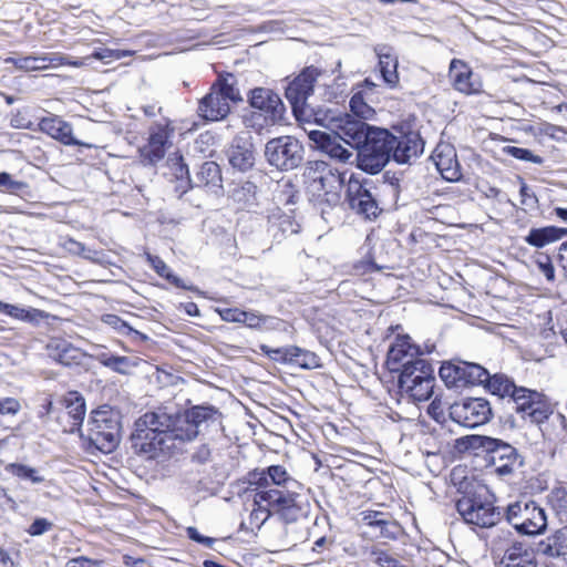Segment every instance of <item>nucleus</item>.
Returning <instances> with one entry per match:
<instances>
[{
  "label": "nucleus",
  "mask_w": 567,
  "mask_h": 567,
  "mask_svg": "<svg viewBox=\"0 0 567 567\" xmlns=\"http://www.w3.org/2000/svg\"><path fill=\"white\" fill-rule=\"evenodd\" d=\"M218 419L219 413L214 406H193L176 414L157 409L135 421L132 440L141 453L155 458L173 447L169 442L193 441Z\"/></svg>",
  "instance_id": "1"
},
{
  "label": "nucleus",
  "mask_w": 567,
  "mask_h": 567,
  "mask_svg": "<svg viewBox=\"0 0 567 567\" xmlns=\"http://www.w3.org/2000/svg\"><path fill=\"white\" fill-rule=\"evenodd\" d=\"M248 489L256 493V502H267L286 523L296 522L301 515L299 505L302 485L282 465L255 470L247 476Z\"/></svg>",
  "instance_id": "2"
},
{
  "label": "nucleus",
  "mask_w": 567,
  "mask_h": 567,
  "mask_svg": "<svg viewBox=\"0 0 567 567\" xmlns=\"http://www.w3.org/2000/svg\"><path fill=\"white\" fill-rule=\"evenodd\" d=\"M81 437L87 442V449H95L102 453L113 452L121 439L118 412L106 406L93 411L85 432H81Z\"/></svg>",
  "instance_id": "3"
},
{
  "label": "nucleus",
  "mask_w": 567,
  "mask_h": 567,
  "mask_svg": "<svg viewBox=\"0 0 567 567\" xmlns=\"http://www.w3.org/2000/svg\"><path fill=\"white\" fill-rule=\"evenodd\" d=\"M248 103L252 111L245 117L246 125L258 132L279 124L284 120L285 105L280 96L270 89L251 90L248 94Z\"/></svg>",
  "instance_id": "4"
},
{
  "label": "nucleus",
  "mask_w": 567,
  "mask_h": 567,
  "mask_svg": "<svg viewBox=\"0 0 567 567\" xmlns=\"http://www.w3.org/2000/svg\"><path fill=\"white\" fill-rule=\"evenodd\" d=\"M395 136L388 130L374 127L369 136L355 148L358 167L367 173H379L391 158Z\"/></svg>",
  "instance_id": "5"
},
{
  "label": "nucleus",
  "mask_w": 567,
  "mask_h": 567,
  "mask_svg": "<svg viewBox=\"0 0 567 567\" xmlns=\"http://www.w3.org/2000/svg\"><path fill=\"white\" fill-rule=\"evenodd\" d=\"M467 446L483 449L489 454V463L498 476H507L522 466L523 462L516 449L502 440L484 436H466Z\"/></svg>",
  "instance_id": "6"
},
{
  "label": "nucleus",
  "mask_w": 567,
  "mask_h": 567,
  "mask_svg": "<svg viewBox=\"0 0 567 567\" xmlns=\"http://www.w3.org/2000/svg\"><path fill=\"white\" fill-rule=\"evenodd\" d=\"M503 516L522 535H539L547 527L544 508L532 499L523 498L508 504Z\"/></svg>",
  "instance_id": "7"
},
{
  "label": "nucleus",
  "mask_w": 567,
  "mask_h": 567,
  "mask_svg": "<svg viewBox=\"0 0 567 567\" xmlns=\"http://www.w3.org/2000/svg\"><path fill=\"white\" fill-rule=\"evenodd\" d=\"M320 121L351 148H357L374 130L363 118L331 110L327 111Z\"/></svg>",
  "instance_id": "8"
},
{
  "label": "nucleus",
  "mask_w": 567,
  "mask_h": 567,
  "mask_svg": "<svg viewBox=\"0 0 567 567\" xmlns=\"http://www.w3.org/2000/svg\"><path fill=\"white\" fill-rule=\"evenodd\" d=\"M265 156L270 165L279 169H293L303 159V146L292 136H280L266 144Z\"/></svg>",
  "instance_id": "9"
},
{
  "label": "nucleus",
  "mask_w": 567,
  "mask_h": 567,
  "mask_svg": "<svg viewBox=\"0 0 567 567\" xmlns=\"http://www.w3.org/2000/svg\"><path fill=\"white\" fill-rule=\"evenodd\" d=\"M456 509L467 524L481 528H489L503 517V512L498 507L475 495L460 498L456 502Z\"/></svg>",
  "instance_id": "10"
},
{
  "label": "nucleus",
  "mask_w": 567,
  "mask_h": 567,
  "mask_svg": "<svg viewBox=\"0 0 567 567\" xmlns=\"http://www.w3.org/2000/svg\"><path fill=\"white\" fill-rule=\"evenodd\" d=\"M305 177L308 190L317 197L336 192L344 183L343 173H334L323 161L310 162L306 168Z\"/></svg>",
  "instance_id": "11"
},
{
  "label": "nucleus",
  "mask_w": 567,
  "mask_h": 567,
  "mask_svg": "<svg viewBox=\"0 0 567 567\" xmlns=\"http://www.w3.org/2000/svg\"><path fill=\"white\" fill-rule=\"evenodd\" d=\"M513 409L523 419H529L533 423H542L549 415V405L544 394L526 388H516L509 398Z\"/></svg>",
  "instance_id": "12"
},
{
  "label": "nucleus",
  "mask_w": 567,
  "mask_h": 567,
  "mask_svg": "<svg viewBox=\"0 0 567 567\" xmlns=\"http://www.w3.org/2000/svg\"><path fill=\"white\" fill-rule=\"evenodd\" d=\"M369 185L370 182L360 181L354 175H351L347 185V199L350 208L358 215L367 219H373L381 213V208L371 194Z\"/></svg>",
  "instance_id": "13"
},
{
  "label": "nucleus",
  "mask_w": 567,
  "mask_h": 567,
  "mask_svg": "<svg viewBox=\"0 0 567 567\" xmlns=\"http://www.w3.org/2000/svg\"><path fill=\"white\" fill-rule=\"evenodd\" d=\"M451 415L464 427H476L487 423L492 417V408L483 398H468L452 406Z\"/></svg>",
  "instance_id": "14"
},
{
  "label": "nucleus",
  "mask_w": 567,
  "mask_h": 567,
  "mask_svg": "<svg viewBox=\"0 0 567 567\" xmlns=\"http://www.w3.org/2000/svg\"><path fill=\"white\" fill-rule=\"evenodd\" d=\"M321 75V71L311 65L293 79L286 87V97L291 104L295 114L305 112L307 100L313 92V84Z\"/></svg>",
  "instance_id": "15"
},
{
  "label": "nucleus",
  "mask_w": 567,
  "mask_h": 567,
  "mask_svg": "<svg viewBox=\"0 0 567 567\" xmlns=\"http://www.w3.org/2000/svg\"><path fill=\"white\" fill-rule=\"evenodd\" d=\"M173 132L174 130L167 120L151 126L148 143L140 148L143 163L154 165L164 158L166 145Z\"/></svg>",
  "instance_id": "16"
},
{
  "label": "nucleus",
  "mask_w": 567,
  "mask_h": 567,
  "mask_svg": "<svg viewBox=\"0 0 567 567\" xmlns=\"http://www.w3.org/2000/svg\"><path fill=\"white\" fill-rule=\"evenodd\" d=\"M493 550L504 551L499 567H537L533 549L519 542H512L506 546L505 540H495Z\"/></svg>",
  "instance_id": "17"
},
{
  "label": "nucleus",
  "mask_w": 567,
  "mask_h": 567,
  "mask_svg": "<svg viewBox=\"0 0 567 567\" xmlns=\"http://www.w3.org/2000/svg\"><path fill=\"white\" fill-rule=\"evenodd\" d=\"M6 61L12 63L17 69L25 72L43 71L60 65H72L75 68L84 65L83 61H71L68 56L59 53H45L41 55H29L22 58H8Z\"/></svg>",
  "instance_id": "18"
},
{
  "label": "nucleus",
  "mask_w": 567,
  "mask_h": 567,
  "mask_svg": "<svg viewBox=\"0 0 567 567\" xmlns=\"http://www.w3.org/2000/svg\"><path fill=\"white\" fill-rule=\"evenodd\" d=\"M61 405L64 411L59 415V421L63 425V431H80L86 411L84 398L79 392H69L62 398Z\"/></svg>",
  "instance_id": "19"
},
{
  "label": "nucleus",
  "mask_w": 567,
  "mask_h": 567,
  "mask_svg": "<svg viewBox=\"0 0 567 567\" xmlns=\"http://www.w3.org/2000/svg\"><path fill=\"white\" fill-rule=\"evenodd\" d=\"M432 159L445 181L457 182L462 178L461 165L453 145L449 143L437 144L433 151Z\"/></svg>",
  "instance_id": "20"
},
{
  "label": "nucleus",
  "mask_w": 567,
  "mask_h": 567,
  "mask_svg": "<svg viewBox=\"0 0 567 567\" xmlns=\"http://www.w3.org/2000/svg\"><path fill=\"white\" fill-rule=\"evenodd\" d=\"M420 358V349L409 336H398L388 351L386 363L391 371L402 370L404 364L414 363Z\"/></svg>",
  "instance_id": "21"
},
{
  "label": "nucleus",
  "mask_w": 567,
  "mask_h": 567,
  "mask_svg": "<svg viewBox=\"0 0 567 567\" xmlns=\"http://www.w3.org/2000/svg\"><path fill=\"white\" fill-rule=\"evenodd\" d=\"M309 138L316 144L317 148L339 163H350L353 157L352 151L344 147L340 142L342 140L334 133L332 135L322 131H311Z\"/></svg>",
  "instance_id": "22"
},
{
  "label": "nucleus",
  "mask_w": 567,
  "mask_h": 567,
  "mask_svg": "<svg viewBox=\"0 0 567 567\" xmlns=\"http://www.w3.org/2000/svg\"><path fill=\"white\" fill-rule=\"evenodd\" d=\"M391 155L399 164H405L419 157L424 150V142L417 132H409L391 143Z\"/></svg>",
  "instance_id": "23"
},
{
  "label": "nucleus",
  "mask_w": 567,
  "mask_h": 567,
  "mask_svg": "<svg viewBox=\"0 0 567 567\" xmlns=\"http://www.w3.org/2000/svg\"><path fill=\"white\" fill-rule=\"evenodd\" d=\"M450 79L455 90L464 94H476L482 90V83L471 68L461 60H452Z\"/></svg>",
  "instance_id": "24"
},
{
  "label": "nucleus",
  "mask_w": 567,
  "mask_h": 567,
  "mask_svg": "<svg viewBox=\"0 0 567 567\" xmlns=\"http://www.w3.org/2000/svg\"><path fill=\"white\" fill-rule=\"evenodd\" d=\"M184 175L193 186L207 187L214 193H218V190L223 188L220 168L215 162L203 163L194 179L189 178L187 165L181 163L178 176L183 177Z\"/></svg>",
  "instance_id": "25"
},
{
  "label": "nucleus",
  "mask_w": 567,
  "mask_h": 567,
  "mask_svg": "<svg viewBox=\"0 0 567 567\" xmlns=\"http://www.w3.org/2000/svg\"><path fill=\"white\" fill-rule=\"evenodd\" d=\"M41 132L50 135L52 138L58 140L64 145H79L86 148L93 147L92 144L81 142L73 137L71 124L63 121L59 116L43 117L39 123Z\"/></svg>",
  "instance_id": "26"
},
{
  "label": "nucleus",
  "mask_w": 567,
  "mask_h": 567,
  "mask_svg": "<svg viewBox=\"0 0 567 567\" xmlns=\"http://www.w3.org/2000/svg\"><path fill=\"white\" fill-rule=\"evenodd\" d=\"M261 351L274 360L290 361L301 368L311 369L318 365V358L297 347L272 349L261 346Z\"/></svg>",
  "instance_id": "27"
},
{
  "label": "nucleus",
  "mask_w": 567,
  "mask_h": 567,
  "mask_svg": "<svg viewBox=\"0 0 567 567\" xmlns=\"http://www.w3.org/2000/svg\"><path fill=\"white\" fill-rule=\"evenodd\" d=\"M47 353L54 361L63 365L80 364L83 353L69 341L61 338H52L45 346Z\"/></svg>",
  "instance_id": "28"
},
{
  "label": "nucleus",
  "mask_w": 567,
  "mask_h": 567,
  "mask_svg": "<svg viewBox=\"0 0 567 567\" xmlns=\"http://www.w3.org/2000/svg\"><path fill=\"white\" fill-rule=\"evenodd\" d=\"M198 115L207 121H220L230 112V104L226 102L220 93L210 90L198 104Z\"/></svg>",
  "instance_id": "29"
},
{
  "label": "nucleus",
  "mask_w": 567,
  "mask_h": 567,
  "mask_svg": "<svg viewBox=\"0 0 567 567\" xmlns=\"http://www.w3.org/2000/svg\"><path fill=\"white\" fill-rule=\"evenodd\" d=\"M361 520L367 526L379 528L381 538L396 539L400 534V525L386 513L364 511L361 513Z\"/></svg>",
  "instance_id": "30"
},
{
  "label": "nucleus",
  "mask_w": 567,
  "mask_h": 567,
  "mask_svg": "<svg viewBox=\"0 0 567 567\" xmlns=\"http://www.w3.org/2000/svg\"><path fill=\"white\" fill-rule=\"evenodd\" d=\"M425 381H435L434 369L425 359H417L414 363H405L399 377V388Z\"/></svg>",
  "instance_id": "31"
},
{
  "label": "nucleus",
  "mask_w": 567,
  "mask_h": 567,
  "mask_svg": "<svg viewBox=\"0 0 567 567\" xmlns=\"http://www.w3.org/2000/svg\"><path fill=\"white\" fill-rule=\"evenodd\" d=\"M567 236V228L546 226L542 228H532L524 240L536 248H543Z\"/></svg>",
  "instance_id": "32"
},
{
  "label": "nucleus",
  "mask_w": 567,
  "mask_h": 567,
  "mask_svg": "<svg viewBox=\"0 0 567 567\" xmlns=\"http://www.w3.org/2000/svg\"><path fill=\"white\" fill-rule=\"evenodd\" d=\"M374 51L379 58V66L384 82L390 87H394L399 82L398 59L389 52V48L385 45H378Z\"/></svg>",
  "instance_id": "33"
},
{
  "label": "nucleus",
  "mask_w": 567,
  "mask_h": 567,
  "mask_svg": "<svg viewBox=\"0 0 567 567\" xmlns=\"http://www.w3.org/2000/svg\"><path fill=\"white\" fill-rule=\"evenodd\" d=\"M0 312L24 322H39L47 319L49 315L35 308H24L0 301Z\"/></svg>",
  "instance_id": "34"
},
{
  "label": "nucleus",
  "mask_w": 567,
  "mask_h": 567,
  "mask_svg": "<svg viewBox=\"0 0 567 567\" xmlns=\"http://www.w3.org/2000/svg\"><path fill=\"white\" fill-rule=\"evenodd\" d=\"M146 259L152 266V268L156 271L157 275L168 280L172 285L177 288H182L185 290H190L195 292H199V290L193 285H186L183 279L173 274L171 268L165 264V261L158 256H153L151 254H146Z\"/></svg>",
  "instance_id": "35"
},
{
  "label": "nucleus",
  "mask_w": 567,
  "mask_h": 567,
  "mask_svg": "<svg viewBox=\"0 0 567 567\" xmlns=\"http://www.w3.org/2000/svg\"><path fill=\"white\" fill-rule=\"evenodd\" d=\"M229 164L241 172H246L254 166V152L249 146L233 144L228 151Z\"/></svg>",
  "instance_id": "36"
},
{
  "label": "nucleus",
  "mask_w": 567,
  "mask_h": 567,
  "mask_svg": "<svg viewBox=\"0 0 567 567\" xmlns=\"http://www.w3.org/2000/svg\"><path fill=\"white\" fill-rule=\"evenodd\" d=\"M243 322L250 329H279L282 321L276 317L266 316L258 311H244Z\"/></svg>",
  "instance_id": "37"
},
{
  "label": "nucleus",
  "mask_w": 567,
  "mask_h": 567,
  "mask_svg": "<svg viewBox=\"0 0 567 567\" xmlns=\"http://www.w3.org/2000/svg\"><path fill=\"white\" fill-rule=\"evenodd\" d=\"M254 493V508L248 517L250 529H260L261 526L270 518L271 515H278V512L267 502H256V493Z\"/></svg>",
  "instance_id": "38"
},
{
  "label": "nucleus",
  "mask_w": 567,
  "mask_h": 567,
  "mask_svg": "<svg viewBox=\"0 0 567 567\" xmlns=\"http://www.w3.org/2000/svg\"><path fill=\"white\" fill-rule=\"evenodd\" d=\"M544 554L550 557H560L567 554V528L564 525L546 539Z\"/></svg>",
  "instance_id": "39"
},
{
  "label": "nucleus",
  "mask_w": 567,
  "mask_h": 567,
  "mask_svg": "<svg viewBox=\"0 0 567 567\" xmlns=\"http://www.w3.org/2000/svg\"><path fill=\"white\" fill-rule=\"evenodd\" d=\"M485 385L491 391L492 394L497 395L499 398H511L517 388L514 384V382L509 380L506 375H491L489 373L488 380L485 381Z\"/></svg>",
  "instance_id": "40"
},
{
  "label": "nucleus",
  "mask_w": 567,
  "mask_h": 567,
  "mask_svg": "<svg viewBox=\"0 0 567 567\" xmlns=\"http://www.w3.org/2000/svg\"><path fill=\"white\" fill-rule=\"evenodd\" d=\"M435 381H425L411 385H401L400 391L402 394H406L410 399L415 402L427 401L434 390Z\"/></svg>",
  "instance_id": "41"
},
{
  "label": "nucleus",
  "mask_w": 567,
  "mask_h": 567,
  "mask_svg": "<svg viewBox=\"0 0 567 567\" xmlns=\"http://www.w3.org/2000/svg\"><path fill=\"white\" fill-rule=\"evenodd\" d=\"M4 471L32 484H40L44 481V477L39 474L37 468L22 463H9L4 466Z\"/></svg>",
  "instance_id": "42"
},
{
  "label": "nucleus",
  "mask_w": 567,
  "mask_h": 567,
  "mask_svg": "<svg viewBox=\"0 0 567 567\" xmlns=\"http://www.w3.org/2000/svg\"><path fill=\"white\" fill-rule=\"evenodd\" d=\"M97 360L104 367L121 374L128 373V370L135 365L127 357L114 355L106 352L100 353Z\"/></svg>",
  "instance_id": "43"
},
{
  "label": "nucleus",
  "mask_w": 567,
  "mask_h": 567,
  "mask_svg": "<svg viewBox=\"0 0 567 567\" xmlns=\"http://www.w3.org/2000/svg\"><path fill=\"white\" fill-rule=\"evenodd\" d=\"M548 503L559 522L567 518V489L564 487L554 488L548 495Z\"/></svg>",
  "instance_id": "44"
},
{
  "label": "nucleus",
  "mask_w": 567,
  "mask_h": 567,
  "mask_svg": "<svg viewBox=\"0 0 567 567\" xmlns=\"http://www.w3.org/2000/svg\"><path fill=\"white\" fill-rule=\"evenodd\" d=\"M271 228L281 231L282 236L297 234L299 231V224L293 220L289 215H274L270 218Z\"/></svg>",
  "instance_id": "45"
},
{
  "label": "nucleus",
  "mask_w": 567,
  "mask_h": 567,
  "mask_svg": "<svg viewBox=\"0 0 567 567\" xmlns=\"http://www.w3.org/2000/svg\"><path fill=\"white\" fill-rule=\"evenodd\" d=\"M365 553L373 559L380 567H403L400 560L392 554L384 551L378 547H371Z\"/></svg>",
  "instance_id": "46"
},
{
  "label": "nucleus",
  "mask_w": 567,
  "mask_h": 567,
  "mask_svg": "<svg viewBox=\"0 0 567 567\" xmlns=\"http://www.w3.org/2000/svg\"><path fill=\"white\" fill-rule=\"evenodd\" d=\"M488 373L484 367L467 362L466 385L485 384V381L488 380Z\"/></svg>",
  "instance_id": "47"
},
{
  "label": "nucleus",
  "mask_w": 567,
  "mask_h": 567,
  "mask_svg": "<svg viewBox=\"0 0 567 567\" xmlns=\"http://www.w3.org/2000/svg\"><path fill=\"white\" fill-rule=\"evenodd\" d=\"M212 90L220 93L228 104L241 101L239 91L227 80H219L213 85Z\"/></svg>",
  "instance_id": "48"
},
{
  "label": "nucleus",
  "mask_w": 567,
  "mask_h": 567,
  "mask_svg": "<svg viewBox=\"0 0 567 567\" xmlns=\"http://www.w3.org/2000/svg\"><path fill=\"white\" fill-rule=\"evenodd\" d=\"M350 110L354 116L360 118H369L373 114L372 107H370L364 101L361 93H355L350 100Z\"/></svg>",
  "instance_id": "49"
},
{
  "label": "nucleus",
  "mask_w": 567,
  "mask_h": 567,
  "mask_svg": "<svg viewBox=\"0 0 567 567\" xmlns=\"http://www.w3.org/2000/svg\"><path fill=\"white\" fill-rule=\"evenodd\" d=\"M505 153L525 162H532L537 165H542L544 159L542 156L534 154L532 151L527 148H522L517 146H507L504 148Z\"/></svg>",
  "instance_id": "50"
},
{
  "label": "nucleus",
  "mask_w": 567,
  "mask_h": 567,
  "mask_svg": "<svg viewBox=\"0 0 567 567\" xmlns=\"http://www.w3.org/2000/svg\"><path fill=\"white\" fill-rule=\"evenodd\" d=\"M64 247L71 254L83 256L86 259L97 260V251L87 249L82 243L74 239H68L64 243Z\"/></svg>",
  "instance_id": "51"
},
{
  "label": "nucleus",
  "mask_w": 567,
  "mask_h": 567,
  "mask_svg": "<svg viewBox=\"0 0 567 567\" xmlns=\"http://www.w3.org/2000/svg\"><path fill=\"white\" fill-rule=\"evenodd\" d=\"M440 378L449 388H458L456 374L457 369L455 368V363L446 362L443 363L439 371Z\"/></svg>",
  "instance_id": "52"
},
{
  "label": "nucleus",
  "mask_w": 567,
  "mask_h": 567,
  "mask_svg": "<svg viewBox=\"0 0 567 567\" xmlns=\"http://www.w3.org/2000/svg\"><path fill=\"white\" fill-rule=\"evenodd\" d=\"M535 264L539 272H542L548 281L554 280L555 278V269L551 262V259L546 254H538Z\"/></svg>",
  "instance_id": "53"
},
{
  "label": "nucleus",
  "mask_w": 567,
  "mask_h": 567,
  "mask_svg": "<svg viewBox=\"0 0 567 567\" xmlns=\"http://www.w3.org/2000/svg\"><path fill=\"white\" fill-rule=\"evenodd\" d=\"M21 410L19 400L14 398H0V416L17 415Z\"/></svg>",
  "instance_id": "54"
},
{
  "label": "nucleus",
  "mask_w": 567,
  "mask_h": 567,
  "mask_svg": "<svg viewBox=\"0 0 567 567\" xmlns=\"http://www.w3.org/2000/svg\"><path fill=\"white\" fill-rule=\"evenodd\" d=\"M221 318L223 321L226 322H243L244 310L238 308H216L215 310Z\"/></svg>",
  "instance_id": "55"
},
{
  "label": "nucleus",
  "mask_w": 567,
  "mask_h": 567,
  "mask_svg": "<svg viewBox=\"0 0 567 567\" xmlns=\"http://www.w3.org/2000/svg\"><path fill=\"white\" fill-rule=\"evenodd\" d=\"M186 534L188 536L189 539H192L193 542H196L207 548H213L214 547V544L217 542L216 538H213V537H208V536H204L202 535L198 529L196 527H187L186 529Z\"/></svg>",
  "instance_id": "56"
},
{
  "label": "nucleus",
  "mask_w": 567,
  "mask_h": 567,
  "mask_svg": "<svg viewBox=\"0 0 567 567\" xmlns=\"http://www.w3.org/2000/svg\"><path fill=\"white\" fill-rule=\"evenodd\" d=\"M52 527V523L47 518H37L28 528L31 536H40Z\"/></svg>",
  "instance_id": "57"
},
{
  "label": "nucleus",
  "mask_w": 567,
  "mask_h": 567,
  "mask_svg": "<svg viewBox=\"0 0 567 567\" xmlns=\"http://www.w3.org/2000/svg\"><path fill=\"white\" fill-rule=\"evenodd\" d=\"M23 183L13 181L11 175L8 173H0V189L1 190H19L23 187Z\"/></svg>",
  "instance_id": "58"
},
{
  "label": "nucleus",
  "mask_w": 567,
  "mask_h": 567,
  "mask_svg": "<svg viewBox=\"0 0 567 567\" xmlns=\"http://www.w3.org/2000/svg\"><path fill=\"white\" fill-rule=\"evenodd\" d=\"M102 561L92 560L84 556L75 557L66 563L65 567H101Z\"/></svg>",
  "instance_id": "59"
},
{
  "label": "nucleus",
  "mask_w": 567,
  "mask_h": 567,
  "mask_svg": "<svg viewBox=\"0 0 567 567\" xmlns=\"http://www.w3.org/2000/svg\"><path fill=\"white\" fill-rule=\"evenodd\" d=\"M103 322H105L106 324L111 326L112 328L120 332L130 330L128 324L115 315H105L103 317Z\"/></svg>",
  "instance_id": "60"
},
{
  "label": "nucleus",
  "mask_w": 567,
  "mask_h": 567,
  "mask_svg": "<svg viewBox=\"0 0 567 567\" xmlns=\"http://www.w3.org/2000/svg\"><path fill=\"white\" fill-rule=\"evenodd\" d=\"M520 196H522V204L527 206H533L537 203V198L535 194L533 193L532 188L527 186L526 184H522L519 189Z\"/></svg>",
  "instance_id": "61"
},
{
  "label": "nucleus",
  "mask_w": 567,
  "mask_h": 567,
  "mask_svg": "<svg viewBox=\"0 0 567 567\" xmlns=\"http://www.w3.org/2000/svg\"><path fill=\"white\" fill-rule=\"evenodd\" d=\"M0 506L11 511L17 509L16 501L9 495L7 488L0 485Z\"/></svg>",
  "instance_id": "62"
},
{
  "label": "nucleus",
  "mask_w": 567,
  "mask_h": 567,
  "mask_svg": "<svg viewBox=\"0 0 567 567\" xmlns=\"http://www.w3.org/2000/svg\"><path fill=\"white\" fill-rule=\"evenodd\" d=\"M212 451L207 445H200L194 453L193 458L198 463H207L210 461Z\"/></svg>",
  "instance_id": "63"
},
{
  "label": "nucleus",
  "mask_w": 567,
  "mask_h": 567,
  "mask_svg": "<svg viewBox=\"0 0 567 567\" xmlns=\"http://www.w3.org/2000/svg\"><path fill=\"white\" fill-rule=\"evenodd\" d=\"M455 368L457 369L456 379H457L458 388L466 386L467 362L463 361V362L455 363Z\"/></svg>",
  "instance_id": "64"
}]
</instances>
